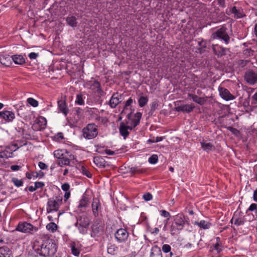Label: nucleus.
I'll return each instance as SVG.
<instances>
[{
    "mask_svg": "<svg viewBox=\"0 0 257 257\" xmlns=\"http://www.w3.org/2000/svg\"><path fill=\"white\" fill-rule=\"evenodd\" d=\"M93 90L96 89L95 92L98 94L99 97L103 96L105 93L101 88V85L98 81H94L91 85Z\"/></svg>",
    "mask_w": 257,
    "mask_h": 257,
    "instance_id": "aec40b11",
    "label": "nucleus"
},
{
    "mask_svg": "<svg viewBox=\"0 0 257 257\" xmlns=\"http://www.w3.org/2000/svg\"><path fill=\"white\" fill-rule=\"evenodd\" d=\"M248 210L251 211L256 210V212H257V205L255 203L251 204L248 208Z\"/></svg>",
    "mask_w": 257,
    "mask_h": 257,
    "instance_id": "bf43d9fd",
    "label": "nucleus"
},
{
    "mask_svg": "<svg viewBox=\"0 0 257 257\" xmlns=\"http://www.w3.org/2000/svg\"><path fill=\"white\" fill-rule=\"evenodd\" d=\"M163 224H165L164 228L166 227L167 221L165 222V221H163L162 219L161 218L157 219V225L159 227H160V228L162 227Z\"/></svg>",
    "mask_w": 257,
    "mask_h": 257,
    "instance_id": "603ef678",
    "label": "nucleus"
},
{
    "mask_svg": "<svg viewBox=\"0 0 257 257\" xmlns=\"http://www.w3.org/2000/svg\"><path fill=\"white\" fill-rule=\"evenodd\" d=\"M201 146L203 150L206 152L215 150V147L210 143L201 142Z\"/></svg>",
    "mask_w": 257,
    "mask_h": 257,
    "instance_id": "c85d7f7f",
    "label": "nucleus"
},
{
    "mask_svg": "<svg viewBox=\"0 0 257 257\" xmlns=\"http://www.w3.org/2000/svg\"><path fill=\"white\" fill-rule=\"evenodd\" d=\"M81 173L86 176L88 178H91V174L90 173V172L83 166H82L81 167Z\"/></svg>",
    "mask_w": 257,
    "mask_h": 257,
    "instance_id": "c03bdc74",
    "label": "nucleus"
},
{
    "mask_svg": "<svg viewBox=\"0 0 257 257\" xmlns=\"http://www.w3.org/2000/svg\"><path fill=\"white\" fill-rule=\"evenodd\" d=\"M38 229L37 227L27 222L20 223L16 228V230L19 231L30 234H34L38 231Z\"/></svg>",
    "mask_w": 257,
    "mask_h": 257,
    "instance_id": "423d86ee",
    "label": "nucleus"
},
{
    "mask_svg": "<svg viewBox=\"0 0 257 257\" xmlns=\"http://www.w3.org/2000/svg\"><path fill=\"white\" fill-rule=\"evenodd\" d=\"M82 136L86 139L95 138L98 135L97 126L95 123H89L82 131Z\"/></svg>",
    "mask_w": 257,
    "mask_h": 257,
    "instance_id": "7ed1b4c3",
    "label": "nucleus"
},
{
    "mask_svg": "<svg viewBox=\"0 0 257 257\" xmlns=\"http://www.w3.org/2000/svg\"><path fill=\"white\" fill-rule=\"evenodd\" d=\"M216 239L217 241H216V244L215 245L214 248L217 251V252L218 253H219L222 250L221 245V244L220 243V238H219V237H217L216 238Z\"/></svg>",
    "mask_w": 257,
    "mask_h": 257,
    "instance_id": "37998d69",
    "label": "nucleus"
},
{
    "mask_svg": "<svg viewBox=\"0 0 257 257\" xmlns=\"http://www.w3.org/2000/svg\"><path fill=\"white\" fill-rule=\"evenodd\" d=\"M70 163V159H68V158L66 156L63 159H59L58 162V164L61 167L63 166H67L69 165Z\"/></svg>",
    "mask_w": 257,
    "mask_h": 257,
    "instance_id": "72a5a7b5",
    "label": "nucleus"
},
{
    "mask_svg": "<svg viewBox=\"0 0 257 257\" xmlns=\"http://www.w3.org/2000/svg\"><path fill=\"white\" fill-rule=\"evenodd\" d=\"M54 156L56 158L59 159H63L65 156H64V154H63V151L62 150H58L54 152Z\"/></svg>",
    "mask_w": 257,
    "mask_h": 257,
    "instance_id": "4c0bfd02",
    "label": "nucleus"
},
{
    "mask_svg": "<svg viewBox=\"0 0 257 257\" xmlns=\"http://www.w3.org/2000/svg\"><path fill=\"white\" fill-rule=\"evenodd\" d=\"M12 181L17 187H21L23 184V181L22 180H19L16 178H13L12 179Z\"/></svg>",
    "mask_w": 257,
    "mask_h": 257,
    "instance_id": "79ce46f5",
    "label": "nucleus"
},
{
    "mask_svg": "<svg viewBox=\"0 0 257 257\" xmlns=\"http://www.w3.org/2000/svg\"><path fill=\"white\" fill-rule=\"evenodd\" d=\"M253 198L255 201L257 202V189L253 192Z\"/></svg>",
    "mask_w": 257,
    "mask_h": 257,
    "instance_id": "774afa93",
    "label": "nucleus"
},
{
    "mask_svg": "<svg viewBox=\"0 0 257 257\" xmlns=\"http://www.w3.org/2000/svg\"><path fill=\"white\" fill-rule=\"evenodd\" d=\"M188 96L189 97L191 98L194 102L201 105H203L207 101L206 97H199L196 95L191 93H188Z\"/></svg>",
    "mask_w": 257,
    "mask_h": 257,
    "instance_id": "412c9836",
    "label": "nucleus"
},
{
    "mask_svg": "<svg viewBox=\"0 0 257 257\" xmlns=\"http://www.w3.org/2000/svg\"><path fill=\"white\" fill-rule=\"evenodd\" d=\"M89 204V198L87 196L83 195L79 201V203L78 206V210L80 212H84L86 210V208L88 207Z\"/></svg>",
    "mask_w": 257,
    "mask_h": 257,
    "instance_id": "dca6fc26",
    "label": "nucleus"
},
{
    "mask_svg": "<svg viewBox=\"0 0 257 257\" xmlns=\"http://www.w3.org/2000/svg\"><path fill=\"white\" fill-rule=\"evenodd\" d=\"M0 117L7 121H12L15 118V113L11 111L4 110L0 111Z\"/></svg>",
    "mask_w": 257,
    "mask_h": 257,
    "instance_id": "2eb2a0df",
    "label": "nucleus"
},
{
    "mask_svg": "<svg viewBox=\"0 0 257 257\" xmlns=\"http://www.w3.org/2000/svg\"><path fill=\"white\" fill-rule=\"evenodd\" d=\"M57 248L54 240L50 238L43 240L41 244H39L38 242H35L33 246V249L36 251V252L45 257L53 255L56 252Z\"/></svg>",
    "mask_w": 257,
    "mask_h": 257,
    "instance_id": "f257e3e1",
    "label": "nucleus"
},
{
    "mask_svg": "<svg viewBox=\"0 0 257 257\" xmlns=\"http://www.w3.org/2000/svg\"><path fill=\"white\" fill-rule=\"evenodd\" d=\"M75 103L81 105H84V101L82 98V95L80 93L77 95Z\"/></svg>",
    "mask_w": 257,
    "mask_h": 257,
    "instance_id": "a19ab883",
    "label": "nucleus"
},
{
    "mask_svg": "<svg viewBox=\"0 0 257 257\" xmlns=\"http://www.w3.org/2000/svg\"><path fill=\"white\" fill-rule=\"evenodd\" d=\"M146 169L141 168L140 166H135L130 168V172L133 174H142L146 172Z\"/></svg>",
    "mask_w": 257,
    "mask_h": 257,
    "instance_id": "c756f323",
    "label": "nucleus"
},
{
    "mask_svg": "<svg viewBox=\"0 0 257 257\" xmlns=\"http://www.w3.org/2000/svg\"><path fill=\"white\" fill-rule=\"evenodd\" d=\"M143 198L147 201H150L152 199V195L150 193L148 192L144 194Z\"/></svg>",
    "mask_w": 257,
    "mask_h": 257,
    "instance_id": "864d4df0",
    "label": "nucleus"
},
{
    "mask_svg": "<svg viewBox=\"0 0 257 257\" xmlns=\"http://www.w3.org/2000/svg\"><path fill=\"white\" fill-rule=\"evenodd\" d=\"M198 45L202 48H205L206 47V42L204 40H202L198 43Z\"/></svg>",
    "mask_w": 257,
    "mask_h": 257,
    "instance_id": "e2e57ef3",
    "label": "nucleus"
},
{
    "mask_svg": "<svg viewBox=\"0 0 257 257\" xmlns=\"http://www.w3.org/2000/svg\"><path fill=\"white\" fill-rule=\"evenodd\" d=\"M91 207L94 216L97 217L98 216L99 211L101 209V203L98 198H94L93 199Z\"/></svg>",
    "mask_w": 257,
    "mask_h": 257,
    "instance_id": "ddd939ff",
    "label": "nucleus"
},
{
    "mask_svg": "<svg viewBox=\"0 0 257 257\" xmlns=\"http://www.w3.org/2000/svg\"><path fill=\"white\" fill-rule=\"evenodd\" d=\"M45 185L44 183L42 182H36L35 183V188H42Z\"/></svg>",
    "mask_w": 257,
    "mask_h": 257,
    "instance_id": "13d9d810",
    "label": "nucleus"
},
{
    "mask_svg": "<svg viewBox=\"0 0 257 257\" xmlns=\"http://www.w3.org/2000/svg\"><path fill=\"white\" fill-rule=\"evenodd\" d=\"M212 49L213 53L217 56L221 57L226 54L227 49L218 44H212Z\"/></svg>",
    "mask_w": 257,
    "mask_h": 257,
    "instance_id": "9d476101",
    "label": "nucleus"
},
{
    "mask_svg": "<svg viewBox=\"0 0 257 257\" xmlns=\"http://www.w3.org/2000/svg\"><path fill=\"white\" fill-rule=\"evenodd\" d=\"M150 257H162L161 250L157 247H153L152 249Z\"/></svg>",
    "mask_w": 257,
    "mask_h": 257,
    "instance_id": "7c9ffc66",
    "label": "nucleus"
},
{
    "mask_svg": "<svg viewBox=\"0 0 257 257\" xmlns=\"http://www.w3.org/2000/svg\"><path fill=\"white\" fill-rule=\"evenodd\" d=\"M182 107L183 112L189 113L193 110V109L194 108V106L192 105L191 104H185L182 105Z\"/></svg>",
    "mask_w": 257,
    "mask_h": 257,
    "instance_id": "58836bf2",
    "label": "nucleus"
},
{
    "mask_svg": "<svg viewBox=\"0 0 257 257\" xmlns=\"http://www.w3.org/2000/svg\"><path fill=\"white\" fill-rule=\"evenodd\" d=\"M127 246L128 248H131L132 249H136L139 247L138 242L137 239H134L132 240H130L127 243Z\"/></svg>",
    "mask_w": 257,
    "mask_h": 257,
    "instance_id": "e433bc0d",
    "label": "nucleus"
},
{
    "mask_svg": "<svg viewBox=\"0 0 257 257\" xmlns=\"http://www.w3.org/2000/svg\"><path fill=\"white\" fill-rule=\"evenodd\" d=\"M131 115L132 113L131 112L127 115V118L128 120H131V123L134 125V127H136L139 124L142 114L140 112H137L135 115L136 118L134 119H131Z\"/></svg>",
    "mask_w": 257,
    "mask_h": 257,
    "instance_id": "a211bd4d",
    "label": "nucleus"
},
{
    "mask_svg": "<svg viewBox=\"0 0 257 257\" xmlns=\"http://www.w3.org/2000/svg\"><path fill=\"white\" fill-rule=\"evenodd\" d=\"M211 38L213 40L218 39L223 40L226 45H227L230 41V37L228 34V30L224 26H222L214 33H213Z\"/></svg>",
    "mask_w": 257,
    "mask_h": 257,
    "instance_id": "f03ea898",
    "label": "nucleus"
},
{
    "mask_svg": "<svg viewBox=\"0 0 257 257\" xmlns=\"http://www.w3.org/2000/svg\"><path fill=\"white\" fill-rule=\"evenodd\" d=\"M71 251L73 255L77 256H78L80 253L79 249L76 248L74 245L71 246Z\"/></svg>",
    "mask_w": 257,
    "mask_h": 257,
    "instance_id": "8fccbe9b",
    "label": "nucleus"
},
{
    "mask_svg": "<svg viewBox=\"0 0 257 257\" xmlns=\"http://www.w3.org/2000/svg\"><path fill=\"white\" fill-rule=\"evenodd\" d=\"M158 106V103L157 101H154L152 103L151 106V109L152 111H154L157 107Z\"/></svg>",
    "mask_w": 257,
    "mask_h": 257,
    "instance_id": "052dcab7",
    "label": "nucleus"
},
{
    "mask_svg": "<svg viewBox=\"0 0 257 257\" xmlns=\"http://www.w3.org/2000/svg\"><path fill=\"white\" fill-rule=\"evenodd\" d=\"M118 248L115 244H110L107 247V252L111 254H115L117 251Z\"/></svg>",
    "mask_w": 257,
    "mask_h": 257,
    "instance_id": "f704fd0d",
    "label": "nucleus"
},
{
    "mask_svg": "<svg viewBox=\"0 0 257 257\" xmlns=\"http://www.w3.org/2000/svg\"><path fill=\"white\" fill-rule=\"evenodd\" d=\"M244 79L248 83L253 85L257 82V73L252 70H249L245 72Z\"/></svg>",
    "mask_w": 257,
    "mask_h": 257,
    "instance_id": "1a4fd4ad",
    "label": "nucleus"
},
{
    "mask_svg": "<svg viewBox=\"0 0 257 257\" xmlns=\"http://www.w3.org/2000/svg\"><path fill=\"white\" fill-rule=\"evenodd\" d=\"M93 162L96 166L99 168L105 167V162L103 158L100 157H95L93 159Z\"/></svg>",
    "mask_w": 257,
    "mask_h": 257,
    "instance_id": "bb28decb",
    "label": "nucleus"
},
{
    "mask_svg": "<svg viewBox=\"0 0 257 257\" xmlns=\"http://www.w3.org/2000/svg\"><path fill=\"white\" fill-rule=\"evenodd\" d=\"M171 248V246L170 245L165 244L162 246V249L163 252H164L165 253H167V252H170Z\"/></svg>",
    "mask_w": 257,
    "mask_h": 257,
    "instance_id": "3c124183",
    "label": "nucleus"
},
{
    "mask_svg": "<svg viewBox=\"0 0 257 257\" xmlns=\"http://www.w3.org/2000/svg\"><path fill=\"white\" fill-rule=\"evenodd\" d=\"M230 12L234 14V17L236 19L242 18L245 16L243 10L241 8H237L236 7H232Z\"/></svg>",
    "mask_w": 257,
    "mask_h": 257,
    "instance_id": "4be33fe9",
    "label": "nucleus"
},
{
    "mask_svg": "<svg viewBox=\"0 0 257 257\" xmlns=\"http://www.w3.org/2000/svg\"><path fill=\"white\" fill-rule=\"evenodd\" d=\"M38 166L39 168L42 170L46 169L48 168V166L42 162H39L38 163Z\"/></svg>",
    "mask_w": 257,
    "mask_h": 257,
    "instance_id": "6e6d98bb",
    "label": "nucleus"
},
{
    "mask_svg": "<svg viewBox=\"0 0 257 257\" xmlns=\"http://www.w3.org/2000/svg\"><path fill=\"white\" fill-rule=\"evenodd\" d=\"M218 91L221 98L225 100H231L235 98V97L230 93L228 89L225 88L219 87L218 88Z\"/></svg>",
    "mask_w": 257,
    "mask_h": 257,
    "instance_id": "9b49d317",
    "label": "nucleus"
},
{
    "mask_svg": "<svg viewBox=\"0 0 257 257\" xmlns=\"http://www.w3.org/2000/svg\"><path fill=\"white\" fill-rule=\"evenodd\" d=\"M70 196V192L68 191V192H65L64 197L65 201H67V200L69 198Z\"/></svg>",
    "mask_w": 257,
    "mask_h": 257,
    "instance_id": "338daca9",
    "label": "nucleus"
},
{
    "mask_svg": "<svg viewBox=\"0 0 257 257\" xmlns=\"http://www.w3.org/2000/svg\"><path fill=\"white\" fill-rule=\"evenodd\" d=\"M160 212L162 216L167 218L168 220L170 219V214L168 211L165 210H161L160 211Z\"/></svg>",
    "mask_w": 257,
    "mask_h": 257,
    "instance_id": "09e8293b",
    "label": "nucleus"
},
{
    "mask_svg": "<svg viewBox=\"0 0 257 257\" xmlns=\"http://www.w3.org/2000/svg\"><path fill=\"white\" fill-rule=\"evenodd\" d=\"M62 204V198L56 197L55 199L50 198L47 204V212L50 213L53 211H58L60 205Z\"/></svg>",
    "mask_w": 257,
    "mask_h": 257,
    "instance_id": "20e7f679",
    "label": "nucleus"
},
{
    "mask_svg": "<svg viewBox=\"0 0 257 257\" xmlns=\"http://www.w3.org/2000/svg\"><path fill=\"white\" fill-rule=\"evenodd\" d=\"M57 103L59 110L66 116L69 112V109L67 106L65 101L61 99L58 100Z\"/></svg>",
    "mask_w": 257,
    "mask_h": 257,
    "instance_id": "5701e85b",
    "label": "nucleus"
},
{
    "mask_svg": "<svg viewBox=\"0 0 257 257\" xmlns=\"http://www.w3.org/2000/svg\"><path fill=\"white\" fill-rule=\"evenodd\" d=\"M66 21L67 24L72 27H75L77 26V19L74 16H68L67 17Z\"/></svg>",
    "mask_w": 257,
    "mask_h": 257,
    "instance_id": "cd10ccee",
    "label": "nucleus"
},
{
    "mask_svg": "<svg viewBox=\"0 0 257 257\" xmlns=\"http://www.w3.org/2000/svg\"><path fill=\"white\" fill-rule=\"evenodd\" d=\"M69 188H70V185L68 183H65L62 184L61 186L62 189L65 192H68V191L69 189Z\"/></svg>",
    "mask_w": 257,
    "mask_h": 257,
    "instance_id": "5fc2aeb1",
    "label": "nucleus"
},
{
    "mask_svg": "<svg viewBox=\"0 0 257 257\" xmlns=\"http://www.w3.org/2000/svg\"><path fill=\"white\" fill-rule=\"evenodd\" d=\"M0 257H13L12 252L6 246L0 247Z\"/></svg>",
    "mask_w": 257,
    "mask_h": 257,
    "instance_id": "b1692460",
    "label": "nucleus"
},
{
    "mask_svg": "<svg viewBox=\"0 0 257 257\" xmlns=\"http://www.w3.org/2000/svg\"><path fill=\"white\" fill-rule=\"evenodd\" d=\"M173 222L178 225L180 228H183L185 222V216L181 214H177L175 216Z\"/></svg>",
    "mask_w": 257,
    "mask_h": 257,
    "instance_id": "6ab92c4d",
    "label": "nucleus"
},
{
    "mask_svg": "<svg viewBox=\"0 0 257 257\" xmlns=\"http://www.w3.org/2000/svg\"><path fill=\"white\" fill-rule=\"evenodd\" d=\"M194 224L197 225L200 228L207 229L210 227L211 223L205 220H201L200 221H195Z\"/></svg>",
    "mask_w": 257,
    "mask_h": 257,
    "instance_id": "a878e982",
    "label": "nucleus"
},
{
    "mask_svg": "<svg viewBox=\"0 0 257 257\" xmlns=\"http://www.w3.org/2000/svg\"><path fill=\"white\" fill-rule=\"evenodd\" d=\"M12 61L16 64L23 65L25 63V59L21 55H15L12 56Z\"/></svg>",
    "mask_w": 257,
    "mask_h": 257,
    "instance_id": "393cba45",
    "label": "nucleus"
},
{
    "mask_svg": "<svg viewBox=\"0 0 257 257\" xmlns=\"http://www.w3.org/2000/svg\"><path fill=\"white\" fill-rule=\"evenodd\" d=\"M234 220V224L237 226H239L242 225L244 223V220L241 218H235L234 217L232 218L231 220V222H232V221Z\"/></svg>",
    "mask_w": 257,
    "mask_h": 257,
    "instance_id": "ea45409f",
    "label": "nucleus"
},
{
    "mask_svg": "<svg viewBox=\"0 0 257 257\" xmlns=\"http://www.w3.org/2000/svg\"><path fill=\"white\" fill-rule=\"evenodd\" d=\"M121 94L118 93H114L109 101L110 106L112 108H115L121 101Z\"/></svg>",
    "mask_w": 257,
    "mask_h": 257,
    "instance_id": "4468645a",
    "label": "nucleus"
},
{
    "mask_svg": "<svg viewBox=\"0 0 257 257\" xmlns=\"http://www.w3.org/2000/svg\"><path fill=\"white\" fill-rule=\"evenodd\" d=\"M182 228H180L179 226L176 225L174 222H173L170 229L171 233L172 235H174L178 233Z\"/></svg>",
    "mask_w": 257,
    "mask_h": 257,
    "instance_id": "473e14b6",
    "label": "nucleus"
},
{
    "mask_svg": "<svg viewBox=\"0 0 257 257\" xmlns=\"http://www.w3.org/2000/svg\"><path fill=\"white\" fill-rule=\"evenodd\" d=\"M91 236L95 237L100 235L103 232V226L99 223H94L91 226Z\"/></svg>",
    "mask_w": 257,
    "mask_h": 257,
    "instance_id": "f8f14e48",
    "label": "nucleus"
},
{
    "mask_svg": "<svg viewBox=\"0 0 257 257\" xmlns=\"http://www.w3.org/2000/svg\"><path fill=\"white\" fill-rule=\"evenodd\" d=\"M38 53L32 52L29 54V57L30 59H36L38 57Z\"/></svg>",
    "mask_w": 257,
    "mask_h": 257,
    "instance_id": "4d7b16f0",
    "label": "nucleus"
},
{
    "mask_svg": "<svg viewBox=\"0 0 257 257\" xmlns=\"http://www.w3.org/2000/svg\"><path fill=\"white\" fill-rule=\"evenodd\" d=\"M21 166L19 165H12L11 166V169L14 171L19 170Z\"/></svg>",
    "mask_w": 257,
    "mask_h": 257,
    "instance_id": "0e129e2a",
    "label": "nucleus"
},
{
    "mask_svg": "<svg viewBox=\"0 0 257 257\" xmlns=\"http://www.w3.org/2000/svg\"><path fill=\"white\" fill-rule=\"evenodd\" d=\"M128 235L129 233L126 229L120 228L115 232L114 236L118 242H123L127 240Z\"/></svg>",
    "mask_w": 257,
    "mask_h": 257,
    "instance_id": "6e6552de",
    "label": "nucleus"
},
{
    "mask_svg": "<svg viewBox=\"0 0 257 257\" xmlns=\"http://www.w3.org/2000/svg\"><path fill=\"white\" fill-rule=\"evenodd\" d=\"M128 121H126L125 122H122L120 123L119 127V131L120 135L123 137L124 139H125L129 135L128 130L132 131L135 127L131 123V125Z\"/></svg>",
    "mask_w": 257,
    "mask_h": 257,
    "instance_id": "0eeeda50",
    "label": "nucleus"
},
{
    "mask_svg": "<svg viewBox=\"0 0 257 257\" xmlns=\"http://www.w3.org/2000/svg\"><path fill=\"white\" fill-rule=\"evenodd\" d=\"M89 220L86 215L80 216L75 224V226L77 227L80 233L85 234L87 232V228L89 225Z\"/></svg>",
    "mask_w": 257,
    "mask_h": 257,
    "instance_id": "39448f33",
    "label": "nucleus"
},
{
    "mask_svg": "<svg viewBox=\"0 0 257 257\" xmlns=\"http://www.w3.org/2000/svg\"><path fill=\"white\" fill-rule=\"evenodd\" d=\"M158 160V157L157 155H153L149 159V162L152 164H156Z\"/></svg>",
    "mask_w": 257,
    "mask_h": 257,
    "instance_id": "49530a36",
    "label": "nucleus"
},
{
    "mask_svg": "<svg viewBox=\"0 0 257 257\" xmlns=\"http://www.w3.org/2000/svg\"><path fill=\"white\" fill-rule=\"evenodd\" d=\"M105 151L106 154L108 155H113L115 154V152L114 151H112L110 150L106 149Z\"/></svg>",
    "mask_w": 257,
    "mask_h": 257,
    "instance_id": "69168bd1",
    "label": "nucleus"
},
{
    "mask_svg": "<svg viewBox=\"0 0 257 257\" xmlns=\"http://www.w3.org/2000/svg\"><path fill=\"white\" fill-rule=\"evenodd\" d=\"M28 257H45L44 255L40 254L39 253L36 252V251L33 249V250L30 252L28 255Z\"/></svg>",
    "mask_w": 257,
    "mask_h": 257,
    "instance_id": "de8ad7c7",
    "label": "nucleus"
},
{
    "mask_svg": "<svg viewBox=\"0 0 257 257\" xmlns=\"http://www.w3.org/2000/svg\"><path fill=\"white\" fill-rule=\"evenodd\" d=\"M46 229L50 232L53 233L57 230L58 225L54 222H50L46 225Z\"/></svg>",
    "mask_w": 257,
    "mask_h": 257,
    "instance_id": "2f4dec72",
    "label": "nucleus"
},
{
    "mask_svg": "<svg viewBox=\"0 0 257 257\" xmlns=\"http://www.w3.org/2000/svg\"><path fill=\"white\" fill-rule=\"evenodd\" d=\"M27 102L28 103H29L31 105L33 106V107H36L38 105V101L34 99L33 98H28L27 99Z\"/></svg>",
    "mask_w": 257,
    "mask_h": 257,
    "instance_id": "a18cd8bd",
    "label": "nucleus"
},
{
    "mask_svg": "<svg viewBox=\"0 0 257 257\" xmlns=\"http://www.w3.org/2000/svg\"><path fill=\"white\" fill-rule=\"evenodd\" d=\"M133 99H132V98H130L125 102V106H124V109H126V107L130 105H131V104L133 103Z\"/></svg>",
    "mask_w": 257,
    "mask_h": 257,
    "instance_id": "680f3d73",
    "label": "nucleus"
},
{
    "mask_svg": "<svg viewBox=\"0 0 257 257\" xmlns=\"http://www.w3.org/2000/svg\"><path fill=\"white\" fill-rule=\"evenodd\" d=\"M148 102V98L146 96H142L139 99L138 102L139 106L141 107H144Z\"/></svg>",
    "mask_w": 257,
    "mask_h": 257,
    "instance_id": "c9c22d12",
    "label": "nucleus"
},
{
    "mask_svg": "<svg viewBox=\"0 0 257 257\" xmlns=\"http://www.w3.org/2000/svg\"><path fill=\"white\" fill-rule=\"evenodd\" d=\"M1 63L6 66L9 67L12 64V56L7 54H1L0 55Z\"/></svg>",
    "mask_w": 257,
    "mask_h": 257,
    "instance_id": "f3484780",
    "label": "nucleus"
}]
</instances>
